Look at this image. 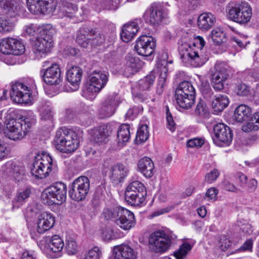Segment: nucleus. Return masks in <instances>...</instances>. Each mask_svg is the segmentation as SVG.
Here are the masks:
<instances>
[{
	"mask_svg": "<svg viewBox=\"0 0 259 259\" xmlns=\"http://www.w3.org/2000/svg\"><path fill=\"white\" fill-rule=\"evenodd\" d=\"M205 44L203 37L197 36L192 44L184 43L179 47L181 59L186 66L198 67L205 63L208 57L203 51Z\"/></svg>",
	"mask_w": 259,
	"mask_h": 259,
	"instance_id": "nucleus-1",
	"label": "nucleus"
},
{
	"mask_svg": "<svg viewBox=\"0 0 259 259\" xmlns=\"http://www.w3.org/2000/svg\"><path fill=\"white\" fill-rule=\"evenodd\" d=\"M54 141L56 149L65 153L74 152L79 146L76 133L66 127H61L57 131Z\"/></svg>",
	"mask_w": 259,
	"mask_h": 259,
	"instance_id": "nucleus-2",
	"label": "nucleus"
},
{
	"mask_svg": "<svg viewBox=\"0 0 259 259\" xmlns=\"http://www.w3.org/2000/svg\"><path fill=\"white\" fill-rule=\"evenodd\" d=\"M227 10L230 19L240 24L249 22L252 15L251 6L246 2L232 3L229 4Z\"/></svg>",
	"mask_w": 259,
	"mask_h": 259,
	"instance_id": "nucleus-3",
	"label": "nucleus"
},
{
	"mask_svg": "<svg viewBox=\"0 0 259 259\" xmlns=\"http://www.w3.org/2000/svg\"><path fill=\"white\" fill-rule=\"evenodd\" d=\"M67 186L61 182L56 183L45 189L41 195L42 202L48 205L60 204L66 198Z\"/></svg>",
	"mask_w": 259,
	"mask_h": 259,
	"instance_id": "nucleus-4",
	"label": "nucleus"
},
{
	"mask_svg": "<svg viewBox=\"0 0 259 259\" xmlns=\"http://www.w3.org/2000/svg\"><path fill=\"white\" fill-rule=\"evenodd\" d=\"M37 95L33 80L17 81V104L32 105L36 100Z\"/></svg>",
	"mask_w": 259,
	"mask_h": 259,
	"instance_id": "nucleus-5",
	"label": "nucleus"
},
{
	"mask_svg": "<svg viewBox=\"0 0 259 259\" xmlns=\"http://www.w3.org/2000/svg\"><path fill=\"white\" fill-rule=\"evenodd\" d=\"M147 191L144 185L139 181L130 183L126 187L124 196L130 205L139 206L145 203Z\"/></svg>",
	"mask_w": 259,
	"mask_h": 259,
	"instance_id": "nucleus-6",
	"label": "nucleus"
},
{
	"mask_svg": "<svg viewBox=\"0 0 259 259\" xmlns=\"http://www.w3.org/2000/svg\"><path fill=\"white\" fill-rule=\"evenodd\" d=\"M52 163V158L49 154L38 153L34 157L31 167L32 175L40 179L46 178L51 171Z\"/></svg>",
	"mask_w": 259,
	"mask_h": 259,
	"instance_id": "nucleus-7",
	"label": "nucleus"
},
{
	"mask_svg": "<svg viewBox=\"0 0 259 259\" xmlns=\"http://www.w3.org/2000/svg\"><path fill=\"white\" fill-rule=\"evenodd\" d=\"M15 0H0L1 12L6 18H0V32L6 33L14 30L15 21L12 19L16 16L13 2Z\"/></svg>",
	"mask_w": 259,
	"mask_h": 259,
	"instance_id": "nucleus-8",
	"label": "nucleus"
},
{
	"mask_svg": "<svg viewBox=\"0 0 259 259\" xmlns=\"http://www.w3.org/2000/svg\"><path fill=\"white\" fill-rule=\"evenodd\" d=\"M76 41L81 47L87 48L89 46L96 47L105 41V36L88 28H82L78 31Z\"/></svg>",
	"mask_w": 259,
	"mask_h": 259,
	"instance_id": "nucleus-9",
	"label": "nucleus"
},
{
	"mask_svg": "<svg viewBox=\"0 0 259 259\" xmlns=\"http://www.w3.org/2000/svg\"><path fill=\"white\" fill-rule=\"evenodd\" d=\"M90 186V182L88 177H79L72 182L71 188L69 190V195L74 201H82L89 193Z\"/></svg>",
	"mask_w": 259,
	"mask_h": 259,
	"instance_id": "nucleus-10",
	"label": "nucleus"
},
{
	"mask_svg": "<svg viewBox=\"0 0 259 259\" xmlns=\"http://www.w3.org/2000/svg\"><path fill=\"white\" fill-rule=\"evenodd\" d=\"M102 169V172L105 175H108L113 182H122L129 172L128 168L126 165L120 163L111 165L108 161H104Z\"/></svg>",
	"mask_w": 259,
	"mask_h": 259,
	"instance_id": "nucleus-11",
	"label": "nucleus"
},
{
	"mask_svg": "<svg viewBox=\"0 0 259 259\" xmlns=\"http://www.w3.org/2000/svg\"><path fill=\"white\" fill-rule=\"evenodd\" d=\"M149 244L150 249L156 253H163L170 247L171 240L164 231L157 230L149 236Z\"/></svg>",
	"mask_w": 259,
	"mask_h": 259,
	"instance_id": "nucleus-12",
	"label": "nucleus"
},
{
	"mask_svg": "<svg viewBox=\"0 0 259 259\" xmlns=\"http://www.w3.org/2000/svg\"><path fill=\"white\" fill-rule=\"evenodd\" d=\"M27 6L31 13L34 14H49L56 9V0H27Z\"/></svg>",
	"mask_w": 259,
	"mask_h": 259,
	"instance_id": "nucleus-13",
	"label": "nucleus"
},
{
	"mask_svg": "<svg viewBox=\"0 0 259 259\" xmlns=\"http://www.w3.org/2000/svg\"><path fill=\"white\" fill-rule=\"evenodd\" d=\"M201 92L204 98L208 101L212 100L211 107L215 113L222 112L228 106L229 100L227 96L224 95L213 96V93L208 85L205 89L202 90Z\"/></svg>",
	"mask_w": 259,
	"mask_h": 259,
	"instance_id": "nucleus-14",
	"label": "nucleus"
},
{
	"mask_svg": "<svg viewBox=\"0 0 259 259\" xmlns=\"http://www.w3.org/2000/svg\"><path fill=\"white\" fill-rule=\"evenodd\" d=\"M107 73L94 71L90 75V82L86 85L85 92L96 94L106 85L108 78Z\"/></svg>",
	"mask_w": 259,
	"mask_h": 259,
	"instance_id": "nucleus-15",
	"label": "nucleus"
},
{
	"mask_svg": "<svg viewBox=\"0 0 259 259\" xmlns=\"http://www.w3.org/2000/svg\"><path fill=\"white\" fill-rule=\"evenodd\" d=\"M214 143L218 145H229L232 141L233 134L230 128L223 123H218L213 127Z\"/></svg>",
	"mask_w": 259,
	"mask_h": 259,
	"instance_id": "nucleus-16",
	"label": "nucleus"
},
{
	"mask_svg": "<svg viewBox=\"0 0 259 259\" xmlns=\"http://www.w3.org/2000/svg\"><path fill=\"white\" fill-rule=\"evenodd\" d=\"M156 47V40L151 36H141L136 41L135 48L139 55L149 57L152 55Z\"/></svg>",
	"mask_w": 259,
	"mask_h": 259,
	"instance_id": "nucleus-17",
	"label": "nucleus"
},
{
	"mask_svg": "<svg viewBox=\"0 0 259 259\" xmlns=\"http://www.w3.org/2000/svg\"><path fill=\"white\" fill-rule=\"evenodd\" d=\"M117 219L116 225L125 231H128L134 227L136 221L134 213L128 209L119 207L117 209Z\"/></svg>",
	"mask_w": 259,
	"mask_h": 259,
	"instance_id": "nucleus-18",
	"label": "nucleus"
},
{
	"mask_svg": "<svg viewBox=\"0 0 259 259\" xmlns=\"http://www.w3.org/2000/svg\"><path fill=\"white\" fill-rule=\"evenodd\" d=\"M118 97L115 94L110 95L101 105L98 110L100 118L105 119L112 116L118 105Z\"/></svg>",
	"mask_w": 259,
	"mask_h": 259,
	"instance_id": "nucleus-19",
	"label": "nucleus"
},
{
	"mask_svg": "<svg viewBox=\"0 0 259 259\" xmlns=\"http://www.w3.org/2000/svg\"><path fill=\"white\" fill-rule=\"evenodd\" d=\"M43 79L48 84H59L62 81L59 65L57 63L51 64V66L47 68L44 72Z\"/></svg>",
	"mask_w": 259,
	"mask_h": 259,
	"instance_id": "nucleus-20",
	"label": "nucleus"
},
{
	"mask_svg": "<svg viewBox=\"0 0 259 259\" xmlns=\"http://www.w3.org/2000/svg\"><path fill=\"white\" fill-rule=\"evenodd\" d=\"M53 47V42L50 39L39 36L34 41L32 49L36 58L39 59L49 53Z\"/></svg>",
	"mask_w": 259,
	"mask_h": 259,
	"instance_id": "nucleus-21",
	"label": "nucleus"
},
{
	"mask_svg": "<svg viewBox=\"0 0 259 259\" xmlns=\"http://www.w3.org/2000/svg\"><path fill=\"white\" fill-rule=\"evenodd\" d=\"M138 253L127 244H121L113 247V259H137Z\"/></svg>",
	"mask_w": 259,
	"mask_h": 259,
	"instance_id": "nucleus-22",
	"label": "nucleus"
},
{
	"mask_svg": "<svg viewBox=\"0 0 259 259\" xmlns=\"http://www.w3.org/2000/svg\"><path fill=\"white\" fill-rule=\"evenodd\" d=\"M55 219L53 214L43 212L38 217L36 230L39 234H42L51 229L55 225Z\"/></svg>",
	"mask_w": 259,
	"mask_h": 259,
	"instance_id": "nucleus-23",
	"label": "nucleus"
},
{
	"mask_svg": "<svg viewBox=\"0 0 259 259\" xmlns=\"http://www.w3.org/2000/svg\"><path fill=\"white\" fill-rule=\"evenodd\" d=\"M164 16V9L160 6H157L150 8L144 14V18L147 23L155 25L159 24Z\"/></svg>",
	"mask_w": 259,
	"mask_h": 259,
	"instance_id": "nucleus-24",
	"label": "nucleus"
},
{
	"mask_svg": "<svg viewBox=\"0 0 259 259\" xmlns=\"http://www.w3.org/2000/svg\"><path fill=\"white\" fill-rule=\"evenodd\" d=\"M31 118L23 117L19 118L17 123V140L24 138L29 131L30 127L34 122V115L32 112L29 111Z\"/></svg>",
	"mask_w": 259,
	"mask_h": 259,
	"instance_id": "nucleus-25",
	"label": "nucleus"
},
{
	"mask_svg": "<svg viewBox=\"0 0 259 259\" xmlns=\"http://www.w3.org/2000/svg\"><path fill=\"white\" fill-rule=\"evenodd\" d=\"M230 67L224 61H217L210 71V76L215 78L228 79L229 76Z\"/></svg>",
	"mask_w": 259,
	"mask_h": 259,
	"instance_id": "nucleus-26",
	"label": "nucleus"
},
{
	"mask_svg": "<svg viewBox=\"0 0 259 259\" xmlns=\"http://www.w3.org/2000/svg\"><path fill=\"white\" fill-rule=\"evenodd\" d=\"M64 247L62 239L58 235H54L50 239L48 244V250L52 253L53 258H57L62 255V251Z\"/></svg>",
	"mask_w": 259,
	"mask_h": 259,
	"instance_id": "nucleus-27",
	"label": "nucleus"
},
{
	"mask_svg": "<svg viewBox=\"0 0 259 259\" xmlns=\"http://www.w3.org/2000/svg\"><path fill=\"white\" fill-rule=\"evenodd\" d=\"M138 170L146 178H151L155 172L154 164L148 157L140 159L138 162Z\"/></svg>",
	"mask_w": 259,
	"mask_h": 259,
	"instance_id": "nucleus-28",
	"label": "nucleus"
},
{
	"mask_svg": "<svg viewBox=\"0 0 259 259\" xmlns=\"http://www.w3.org/2000/svg\"><path fill=\"white\" fill-rule=\"evenodd\" d=\"M110 134V132L108 126L106 125H102L91 131V139L94 142L99 144L105 143Z\"/></svg>",
	"mask_w": 259,
	"mask_h": 259,
	"instance_id": "nucleus-29",
	"label": "nucleus"
},
{
	"mask_svg": "<svg viewBox=\"0 0 259 259\" xmlns=\"http://www.w3.org/2000/svg\"><path fill=\"white\" fill-rule=\"evenodd\" d=\"M139 27L136 22H132L125 24L122 27L120 33L121 39L124 42H129L136 35L139 31Z\"/></svg>",
	"mask_w": 259,
	"mask_h": 259,
	"instance_id": "nucleus-30",
	"label": "nucleus"
},
{
	"mask_svg": "<svg viewBox=\"0 0 259 259\" xmlns=\"http://www.w3.org/2000/svg\"><path fill=\"white\" fill-rule=\"evenodd\" d=\"M215 21V17L211 13H203L198 18V26L200 29L207 30L214 25Z\"/></svg>",
	"mask_w": 259,
	"mask_h": 259,
	"instance_id": "nucleus-31",
	"label": "nucleus"
},
{
	"mask_svg": "<svg viewBox=\"0 0 259 259\" xmlns=\"http://www.w3.org/2000/svg\"><path fill=\"white\" fill-rule=\"evenodd\" d=\"M175 97L176 101L178 105L183 109H188L190 108L194 104L195 101V99L189 98L188 94L181 93L179 90H176Z\"/></svg>",
	"mask_w": 259,
	"mask_h": 259,
	"instance_id": "nucleus-32",
	"label": "nucleus"
},
{
	"mask_svg": "<svg viewBox=\"0 0 259 259\" xmlns=\"http://www.w3.org/2000/svg\"><path fill=\"white\" fill-rule=\"evenodd\" d=\"M82 70L77 66L69 68L66 73L67 80L73 86H78L81 81Z\"/></svg>",
	"mask_w": 259,
	"mask_h": 259,
	"instance_id": "nucleus-33",
	"label": "nucleus"
},
{
	"mask_svg": "<svg viewBox=\"0 0 259 259\" xmlns=\"http://www.w3.org/2000/svg\"><path fill=\"white\" fill-rule=\"evenodd\" d=\"M37 110L40 113L41 118L44 120H52L54 112L51 104L45 101L39 103Z\"/></svg>",
	"mask_w": 259,
	"mask_h": 259,
	"instance_id": "nucleus-34",
	"label": "nucleus"
},
{
	"mask_svg": "<svg viewBox=\"0 0 259 259\" xmlns=\"http://www.w3.org/2000/svg\"><path fill=\"white\" fill-rule=\"evenodd\" d=\"M16 48V39L13 38L0 40V52L3 54L11 53Z\"/></svg>",
	"mask_w": 259,
	"mask_h": 259,
	"instance_id": "nucleus-35",
	"label": "nucleus"
},
{
	"mask_svg": "<svg viewBox=\"0 0 259 259\" xmlns=\"http://www.w3.org/2000/svg\"><path fill=\"white\" fill-rule=\"evenodd\" d=\"M130 126L128 124H122L117 132V139L119 144H123L130 139Z\"/></svg>",
	"mask_w": 259,
	"mask_h": 259,
	"instance_id": "nucleus-36",
	"label": "nucleus"
},
{
	"mask_svg": "<svg viewBox=\"0 0 259 259\" xmlns=\"http://www.w3.org/2000/svg\"><path fill=\"white\" fill-rule=\"evenodd\" d=\"M210 37L215 45L224 44L226 41V33L222 28L219 27L215 28L211 30Z\"/></svg>",
	"mask_w": 259,
	"mask_h": 259,
	"instance_id": "nucleus-37",
	"label": "nucleus"
},
{
	"mask_svg": "<svg viewBox=\"0 0 259 259\" xmlns=\"http://www.w3.org/2000/svg\"><path fill=\"white\" fill-rule=\"evenodd\" d=\"M16 120L14 118L10 119L7 123L6 127L4 129V134L8 139L15 141L16 139Z\"/></svg>",
	"mask_w": 259,
	"mask_h": 259,
	"instance_id": "nucleus-38",
	"label": "nucleus"
},
{
	"mask_svg": "<svg viewBox=\"0 0 259 259\" xmlns=\"http://www.w3.org/2000/svg\"><path fill=\"white\" fill-rule=\"evenodd\" d=\"M176 90H179V91L182 93H186L189 95V98L190 100L191 98L195 99V90L191 82L187 81H184L181 82Z\"/></svg>",
	"mask_w": 259,
	"mask_h": 259,
	"instance_id": "nucleus-39",
	"label": "nucleus"
},
{
	"mask_svg": "<svg viewBox=\"0 0 259 259\" xmlns=\"http://www.w3.org/2000/svg\"><path fill=\"white\" fill-rule=\"evenodd\" d=\"M155 79V76L152 73L139 81V89L142 91L150 90Z\"/></svg>",
	"mask_w": 259,
	"mask_h": 259,
	"instance_id": "nucleus-40",
	"label": "nucleus"
},
{
	"mask_svg": "<svg viewBox=\"0 0 259 259\" xmlns=\"http://www.w3.org/2000/svg\"><path fill=\"white\" fill-rule=\"evenodd\" d=\"M258 125H259V112H256L253 114L250 122L242 126V130L245 132L257 131L259 128Z\"/></svg>",
	"mask_w": 259,
	"mask_h": 259,
	"instance_id": "nucleus-41",
	"label": "nucleus"
},
{
	"mask_svg": "<svg viewBox=\"0 0 259 259\" xmlns=\"http://www.w3.org/2000/svg\"><path fill=\"white\" fill-rule=\"evenodd\" d=\"M55 28L50 24L43 25L40 31L39 36L47 39H50L53 42V36L56 34Z\"/></svg>",
	"mask_w": 259,
	"mask_h": 259,
	"instance_id": "nucleus-42",
	"label": "nucleus"
},
{
	"mask_svg": "<svg viewBox=\"0 0 259 259\" xmlns=\"http://www.w3.org/2000/svg\"><path fill=\"white\" fill-rule=\"evenodd\" d=\"M149 132L148 131V126L146 124L141 125L138 128L136 141L139 144L145 142L149 138Z\"/></svg>",
	"mask_w": 259,
	"mask_h": 259,
	"instance_id": "nucleus-43",
	"label": "nucleus"
},
{
	"mask_svg": "<svg viewBox=\"0 0 259 259\" xmlns=\"http://www.w3.org/2000/svg\"><path fill=\"white\" fill-rule=\"evenodd\" d=\"M126 65L128 68L131 69L132 73L137 72L142 66L139 59L132 55L127 56Z\"/></svg>",
	"mask_w": 259,
	"mask_h": 259,
	"instance_id": "nucleus-44",
	"label": "nucleus"
},
{
	"mask_svg": "<svg viewBox=\"0 0 259 259\" xmlns=\"http://www.w3.org/2000/svg\"><path fill=\"white\" fill-rule=\"evenodd\" d=\"M192 248V245L189 243H184L179 249L174 253V255L176 259H184Z\"/></svg>",
	"mask_w": 259,
	"mask_h": 259,
	"instance_id": "nucleus-45",
	"label": "nucleus"
},
{
	"mask_svg": "<svg viewBox=\"0 0 259 259\" xmlns=\"http://www.w3.org/2000/svg\"><path fill=\"white\" fill-rule=\"evenodd\" d=\"M76 6L71 3H65L62 5L59 10L60 16L69 17V14H71L77 10Z\"/></svg>",
	"mask_w": 259,
	"mask_h": 259,
	"instance_id": "nucleus-46",
	"label": "nucleus"
},
{
	"mask_svg": "<svg viewBox=\"0 0 259 259\" xmlns=\"http://www.w3.org/2000/svg\"><path fill=\"white\" fill-rule=\"evenodd\" d=\"M65 249L68 255H74L78 251L79 246L75 240L70 239L66 241Z\"/></svg>",
	"mask_w": 259,
	"mask_h": 259,
	"instance_id": "nucleus-47",
	"label": "nucleus"
},
{
	"mask_svg": "<svg viewBox=\"0 0 259 259\" xmlns=\"http://www.w3.org/2000/svg\"><path fill=\"white\" fill-rule=\"evenodd\" d=\"M102 255V249L98 246H94L85 254L83 259H100Z\"/></svg>",
	"mask_w": 259,
	"mask_h": 259,
	"instance_id": "nucleus-48",
	"label": "nucleus"
},
{
	"mask_svg": "<svg viewBox=\"0 0 259 259\" xmlns=\"http://www.w3.org/2000/svg\"><path fill=\"white\" fill-rule=\"evenodd\" d=\"M100 3L103 9L115 10L119 7L120 0H100Z\"/></svg>",
	"mask_w": 259,
	"mask_h": 259,
	"instance_id": "nucleus-49",
	"label": "nucleus"
},
{
	"mask_svg": "<svg viewBox=\"0 0 259 259\" xmlns=\"http://www.w3.org/2000/svg\"><path fill=\"white\" fill-rule=\"evenodd\" d=\"M120 206H118L114 208L113 209L109 208H105L103 212V215L105 219L107 220H114V221L117 219V209Z\"/></svg>",
	"mask_w": 259,
	"mask_h": 259,
	"instance_id": "nucleus-50",
	"label": "nucleus"
},
{
	"mask_svg": "<svg viewBox=\"0 0 259 259\" xmlns=\"http://www.w3.org/2000/svg\"><path fill=\"white\" fill-rule=\"evenodd\" d=\"M31 193L30 188L26 187L24 189L19 190L17 194V203H22L25 202L26 199L29 197Z\"/></svg>",
	"mask_w": 259,
	"mask_h": 259,
	"instance_id": "nucleus-51",
	"label": "nucleus"
},
{
	"mask_svg": "<svg viewBox=\"0 0 259 259\" xmlns=\"http://www.w3.org/2000/svg\"><path fill=\"white\" fill-rule=\"evenodd\" d=\"M235 92L237 95L241 96H246L250 93L249 87L244 83H240L237 84Z\"/></svg>",
	"mask_w": 259,
	"mask_h": 259,
	"instance_id": "nucleus-52",
	"label": "nucleus"
},
{
	"mask_svg": "<svg viewBox=\"0 0 259 259\" xmlns=\"http://www.w3.org/2000/svg\"><path fill=\"white\" fill-rule=\"evenodd\" d=\"M195 113L202 116L206 115L208 113V108L204 101L201 100L197 104Z\"/></svg>",
	"mask_w": 259,
	"mask_h": 259,
	"instance_id": "nucleus-53",
	"label": "nucleus"
},
{
	"mask_svg": "<svg viewBox=\"0 0 259 259\" xmlns=\"http://www.w3.org/2000/svg\"><path fill=\"white\" fill-rule=\"evenodd\" d=\"M219 176L220 172L218 170L214 168L206 174L204 181L207 183L211 184L217 180Z\"/></svg>",
	"mask_w": 259,
	"mask_h": 259,
	"instance_id": "nucleus-54",
	"label": "nucleus"
},
{
	"mask_svg": "<svg viewBox=\"0 0 259 259\" xmlns=\"http://www.w3.org/2000/svg\"><path fill=\"white\" fill-rule=\"evenodd\" d=\"M211 83L212 87L215 90L220 91L224 89L227 79H222L213 77L210 78Z\"/></svg>",
	"mask_w": 259,
	"mask_h": 259,
	"instance_id": "nucleus-55",
	"label": "nucleus"
},
{
	"mask_svg": "<svg viewBox=\"0 0 259 259\" xmlns=\"http://www.w3.org/2000/svg\"><path fill=\"white\" fill-rule=\"evenodd\" d=\"M27 176L25 166L22 163H19L17 165V181L25 180Z\"/></svg>",
	"mask_w": 259,
	"mask_h": 259,
	"instance_id": "nucleus-56",
	"label": "nucleus"
},
{
	"mask_svg": "<svg viewBox=\"0 0 259 259\" xmlns=\"http://www.w3.org/2000/svg\"><path fill=\"white\" fill-rule=\"evenodd\" d=\"M16 50H13L11 53L3 54L4 61L5 63L10 65H14L16 62V54L15 53Z\"/></svg>",
	"mask_w": 259,
	"mask_h": 259,
	"instance_id": "nucleus-57",
	"label": "nucleus"
},
{
	"mask_svg": "<svg viewBox=\"0 0 259 259\" xmlns=\"http://www.w3.org/2000/svg\"><path fill=\"white\" fill-rule=\"evenodd\" d=\"M165 72L163 74H161L159 79L158 80L157 87H156V93L158 95H161L163 91V87L165 81Z\"/></svg>",
	"mask_w": 259,
	"mask_h": 259,
	"instance_id": "nucleus-58",
	"label": "nucleus"
},
{
	"mask_svg": "<svg viewBox=\"0 0 259 259\" xmlns=\"http://www.w3.org/2000/svg\"><path fill=\"white\" fill-rule=\"evenodd\" d=\"M220 248L223 251L228 249L231 245V242L226 235L221 236L220 240Z\"/></svg>",
	"mask_w": 259,
	"mask_h": 259,
	"instance_id": "nucleus-59",
	"label": "nucleus"
},
{
	"mask_svg": "<svg viewBox=\"0 0 259 259\" xmlns=\"http://www.w3.org/2000/svg\"><path fill=\"white\" fill-rule=\"evenodd\" d=\"M218 190L214 187H212L207 190L204 196V199L206 200H215Z\"/></svg>",
	"mask_w": 259,
	"mask_h": 259,
	"instance_id": "nucleus-60",
	"label": "nucleus"
},
{
	"mask_svg": "<svg viewBox=\"0 0 259 259\" xmlns=\"http://www.w3.org/2000/svg\"><path fill=\"white\" fill-rule=\"evenodd\" d=\"M166 126L171 132H174L176 130V124L173 119V117L171 114L166 111Z\"/></svg>",
	"mask_w": 259,
	"mask_h": 259,
	"instance_id": "nucleus-61",
	"label": "nucleus"
},
{
	"mask_svg": "<svg viewBox=\"0 0 259 259\" xmlns=\"http://www.w3.org/2000/svg\"><path fill=\"white\" fill-rule=\"evenodd\" d=\"M20 259H37L36 253L31 250H25L21 254Z\"/></svg>",
	"mask_w": 259,
	"mask_h": 259,
	"instance_id": "nucleus-62",
	"label": "nucleus"
},
{
	"mask_svg": "<svg viewBox=\"0 0 259 259\" xmlns=\"http://www.w3.org/2000/svg\"><path fill=\"white\" fill-rule=\"evenodd\" d=\"M204 143L203 140L201 139H192L188 141L187 145L191 148L201 147Z\"/></svg>",
	"mask_w": 259,
	"mask_h": 259,
	"instance_id": "nucleus-63",
	"label": "nucleus"
},
{
	"mask_svg": "<svg viewBox=\"0 0 259 259\" xmlns=\"http://www.w3.org/2000/svg\"><path fill=\"white\" fill-rule=\"evenodd\" d=\"M238 109V112H240L246 119L250 114L251 110L250 108L244 104H241L237 107Z\"/></svg>",
	"mask_w": 259,
	"mask_h": 259,
	"instance_id": "nucleus-64",
	"label": "nucleus"
}]
</instances>
